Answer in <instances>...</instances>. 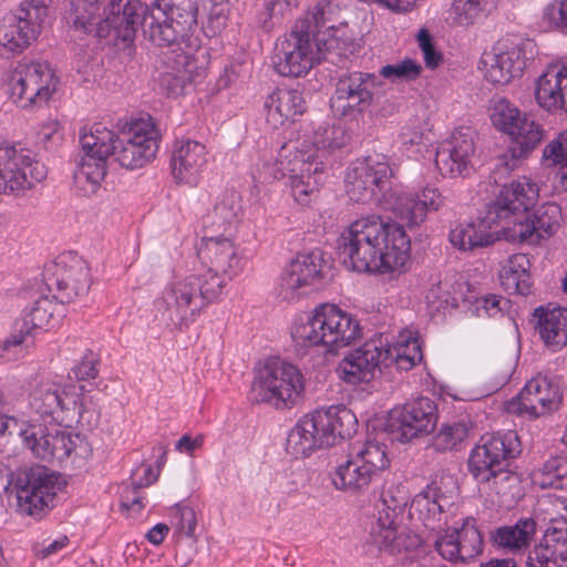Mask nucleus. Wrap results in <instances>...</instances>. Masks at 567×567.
Returning <instances> with one entry per match:
<instances>
[{"mask_svg":"<svg viewBox=\"0 0 567 567\" xmlns=\"http://www.w3.org/2000/svg\"><path fill=\"white\" fill-rule=\"evenodd\" d=\"M200 267L166 286L161 302L175 324L193 320L216 301L241 269V257L233 240L224 236L204 237L197 249Z\"/></svg>","mask_w":567,"mask_h":567,"instance_id":"obj_1","label":"nucleus"},{"mask_svg":"<svg viewBox=\"0 0 567 567\" xmlns=\"http://www.w3.org/2000/svg\"><path fill=\"white\" fill-rule=\"evenodd\" d=\"M198 0H155L145 38L166 48L158 56L157 83L168 95H181L205 72L198 58L185 52L181 43L197 24Z\"/></svg>","mask_w":567,"mask_h":567,"instance_id":"obj_2","label":"nucleus"},{"mask_svg":"<svg viewBox=\"0 0 567 567\" xmlns=\"http://www.w3.org/2000/svg\"><path fill=\"white\" fill-rule=\"evenodd\" d=\"M338 256L358 272H392L405 267L411 243L404 227L369 215L352 221L338 239Z\"/></svg>","mask_w":567,"mask_h":567,"instance_id":"obj_3","label":"nucleus"},{"mask_svg":"<svg viewBox=\"0 0 567 567\" xmlns=\"http://www.w3.org/2000/svg\"><path fill=\"white\" fill-rule=\"evenodd\" d=\"M538 195V186L527 177L504 185L496 199L487 205L485 223L501 225L496 233L507 241L537 243L550 236L558 226L560 209L547 203L529 214Z\"/></svg>","mask_w":567,"mask_h":567,"instance_id":"obj_4","label":"nucleus"},{"mask_svg":"<svg viewBox=\"0 0 567 567\" xmlns=\"http://www.w3.org/2000/svg\"><path fill=\"white\" fill-rule=\"evenodd\" d=\"M520 453L515 432L485 435L468 458V471L488 494H496L502 503H512L520 496L519 476L508 468L509 461Z\"/></svg>","mask_w":567,"mask_h":567,"instance_id":"obj_5","label":"nucleus"},{"mask_svg":"<svg viewBox=\"0 0 567 567\" xmlns=\"http://www.w3.org/2000/svg\"><path fill=\"white\" fill-rule=\"evenodd\" d=\"M30 408L48 423L64 427L81 424L93 429L100 422V410L92 398L73 386L62 388L51 380L38 381L29 394Z\"/></svg>","mask_w":567,"mask_h":567,"instance_id":"obj_6","label":"nucleus"},{"mask_svg":"<svg viewBox=\"0 0 567 567\" xmlns=\"http://www.w3.org/2000/svg\"><path fill=\"white\" fill-rule=\"evenodd\" d=\"M361 337L359 321L336 305L322 303L303 318L296 319L291 338L301 347H323L328 352L350 346Z\"/></svg>","mask_w":567,"mask_h":567,"instance_id":"obj_7","label":"nucleus"},{"mask_svg":"<svg viewBox=\"0 0 567 567\" xmlns=\"http://www.w3.org/2000/svg\"><path fill=\"white\" fill-rule=\"evenodd\" d=\"M333 128H324L326 137L316 136L315 151L298 150L295 144H286L281 147L275 167V178H288L291 194L296 202L308 205L319 192L322 183L324 166L317 161V152L323 148H333L338 145L330 138Z\"/></svg>","mask_w":567,"mask_h":567,"instance_id":"obj_8","label":"nucleus"},{"mask_svg":"<svg viewBox=\"0 0 567 567\" xmlns=\"http://www.w3.org/2000/svg\"><path fill=\"white\" fill-rule=\"evenodd\" d=\"M330 45L323 38H313L308 20H298L289 33L280 37L271 58L276 72L282 76L306 75L321 60H330Z\"/></svg>","mask_w":567,"mask_h":567,"instance_id":"obj_9","label":"nucleus"},{"mask_svg":"<svg viewBox=\"0 0 567 567\" xmlns=\"http://www.w3.org/2000/svg\"><path fill=\"white\" fill-rule=\"evenodd\" d=\"M305 393V378L293 364L272 360L257 370L251 383V399L276 409L297 405Z\"/></svg>","mask_w":567,"mask_h":567,"instance_id":"obj_10","label":"nucleus"},{"mask_svg":"<svg viewBox=\"0 0 567 567\" xmlns=\"http://www.w3.org/2000/svg\"><path fill=\"white\" fill-rule=\"evenodd\" d=\"M115 133L100 123L90 132L80 133L82 155L73 175L74 185L83 196L96 193L106 175V162L112 154Z\"/></svg>","mask_w":567,"mask_h":567,"instance_id":"obj_11","label":"nucleus"},{"mask_svg":"<svg viewBox=\"0 0 567 567\" xmlns=\"http://www.w3.org/2000/svg\"><path fill=\"white\" fill-rule=\"evenodd\" d=\"M536 54L537 45L533 40L503 38L482 56L485 79L493 84H508L523 75Z\"/></svg>","mask_w":567,"mask_h":567,"instance_id":"obj_12","label":"nucleus"},{"mask_svg":"<svg viewBox=\"0 0 567 567\" xmlns=\"http://www.w3.org/2000/svg\"><path fill=\"white\" fill-rule=\"evenodd\" d=\"M548 526L542 540L527 554V567H567V498L549 496L543 501Z\"/></svg>","mask_w":567,"mask_h":567,"instance_id":"obj_13","label":"nucleus"},{"mask_svg":"<svg viewBox=\"0 0 567 567\" xmlns=\"http://www.w3.org/2000/svg\"><path fill=\"white\" fill-rule=\"evenodd\" d=\"M409 502L404 488H389L382 493L383 508L379 511V517L372 525L369 540L380 551L391 555L411 550L420 545V538L405 532H398L396 518L402 514Z\"/></svg>","mask_w":567,"mask_h":567,"instance_id":"obj_14","label":"nucleus"},{"mask_svg":"<svg viewBox=\"0 0 567 567\" xmlns=\"http://www.w3.org/2000/svg\"><path fill=\"white\" fill-rule=\"evenodd\" d=\"M58 478L59 475L42 465L20 468L13 473L10 484L17 494L19 512L37 519L42 518L53 505Z\"/></svg>","mask_w":567,"mask_h":567,"instance_id":"obj_15","label":"nucleus"},{"mask_svg":"<svg viewBox=\"0 0 567 567\" xmlns=\"http://www.w3.org/2000/svg\"><path fill=\"white\" fill-rule=\"evenodd\" d=\"M383 83L373 73L346 72L340 74L330 99L333 112L342 117L357 118L383 95Z\"/></svg>","mask_w":567,"mask_h":567,"instance_id":"obj_16","label":"nucleus"},{"mask_svg":"<svg viewBox=\"0 0 567 567\" xmlns=\"http://www.w3.org/2000/svg\"><path fill=\"white\" fill-rule=\"evenodd\" d=\"M35 154L16 145H0V194L21 196L47 177Z\"/></svg>","mask_w":567,"mask_h":567,"instance_id":"obj_17","label":"nucleus"},{"mask_svg":"<svg viewBox=\"0 0 567 567\" xmlns=\"http://www.w3.org/2000/svg\"><path fill=\"white\" fill-rule=\"evenodd\" d=\"M11 99L21 107L42 105L59 85V78L47 62L21 61L9 76Z\"/></svg>","mask_w":567,"mask_h":567,"instance_id":"obj_18","label":"nucleus"},{"mask_svg":"<svg viewBox=\"0 0 567 567\" xmlns=\"http://www.w3.org/2000/svg\"><path fill=\"white\" fill-rule=\"evenodd\" d=\"M436 422L435 403L430 398L421 396L393 409L389 413L385 432L392 441L408 443L432 433Z\"/></svg>","mask_w":567,"mask_h":567,"instance_id":"obj_19","label":"nucleus"},{"mask_svg":"<svg viewBox=\"0 0 567 567\" xmlns=\"http://www.w3.org/2000/svg\"><path fill=\"white\" fill-rule=\"evenodd\" d=\"M159 133L146 121L132 122L127 130L115 135L112 156L127 169L143 167L150 163L158 150Z\"/></svg>","mask_w":567,"mask_h":567,"instance_id":"obj_20","label":"nucleus"},{"mask_svg":"<svg viewBox=\"0 0 567 567\" xmlns=\"http://www.w3.org/2000/svg\"><path fill=\"white\" fill-rule=\"evenodd\" d=\"M151 11L152 9L140 0H107L102 14L97 12V25L93 32L99 38H103L113 30L123 41H132L138 27H142L145 35V29L150 25Z\"/></svg>","mask_w":567,"mask_h":567,"instance_id":"obj_21","label":"nucleus"},{"mask_svg":"<svg viewBox=\"0 0 567 567\" xmlns=\"http://www.w3.org/2000/svg\"><path fill=\"white\" fill-rule=\"evenodd\" d=\"M50 290L55 288L54 299L59 303H70L89 292L91 280L86 262L75 252L60 255L45 270Z\"/></svg>","mask_w":567,"mask_h":567,"instance_id":"obj_22","label":"nucleus"},{"mask_svg":"<svg viewBox=\"0 0 567 567\" xmlns=\"http://www.w3.org/2000/svg\"><path fill=\"white\" fill-rule=\"evenodd\" d=\"M391 175L392 169L386 162L371 156L355 161L346 175L347 194L357 203L379 200V194L389 185Z\"/></svg>","mask_w":567,"mask_h":567,"instance_id":"obj_23","label":"nucleus"},{"mask_svg":"<svg viewBox=\"0 0 567 567\" xmlns=\"http://www.w3.org/2000/svg\"><path fill=\"white\" fill-rule=\"evenodd\" d=\"M563 393L555 377L537 375L530 379L517 396L507 402L511 413L539 417L559 408Z\"/></svg>","mask_w":567,"mask_h":567,"instance_id":"obj_24","label":"nucleus"},{"mask_svg":"<svg viewBox=\"0 0 567 567\" xmlns=\"http://www.w3.org/2000/svg\"><path fill=\"white\" fill-rule=\"evenodd\" d=\"M323 252L315 249L297 255L284 269L280 277V295L292 300L305 293L308 287L315 286L324 276Z\"/></svg>","mask_w":567,"mask_h":567,"instance_id":"obj_25","label":"nucleus"},{"mask_svg":"<svg viewBox=\"0 0 567 567\" xmlns=\"http://www.w3.org/2000/svg\"><path fill=\"white\" fill-rule=\"evenodd\" d=\"M474 137L473 128L462 126L441 144L435 154V165L443 176L456 177L468 174L475 153Z\"/></svg>","mask_w":567,"mask_h":567,"instance_id":"obj_26","label":"nucleus"},{"mask_svg":"<svg viewBox=\"0 0 567 567\" xmlns=\"http://www.w3.org/2000/svg\"><path fill=\"white\" fill-rule=\"evenodd\" d=\"M384 354V347L380 339L364 342L339 363L338 371L341 379L350 384L370 382L382 367H390Z\"/></svg>","mask_w":567,"mask_h":567,"instance_id":"obj_27","label":"nucleus"},{"mask_svg":"<svg viewBox=\"0 0 567 567\" xmlns=\"http://www.w3.org/2000/svg\"><path fill=\"white\" fill-rule=\"evenodd\" d=\"M439 554L450 561L466 563L483 550V538L473 517L464 519L461 527L447 530L435 540Z\"/></svg>","mask_w":567,"mask_h":567,"instance_id":"obj_28","label":"nucleus"},{"mask_svg":"<svg viewBox=\"0 0 567 567\" xmlns=\"http://www.w3.org/2000/svg\"><path fill=\"white\" fill-rule=\"evenodd\" d=\"M447 204V197L439 188L425 186L415 196L408 194L395 196L391 209L398 219L412 228L421 225L429 212H437Z\"/></svg>","mask_w":567,"mask_h":567,"instance_id":"obj_29","label":"nucleus"},{"mask_svg":"<svg viewBox=\"0 0 567 567\" xmlns=\"http://www.w3.org/2000/svg\"><path fill=\"white\" fill-rule=\"evenodd\" d=\"M208 162L206 146L197 141L177 142L171 156L173 178L177 184L194 187Z\"/></svg>","mask_w":567,"mask_h":567,"instance_id":"obj_30","label":"nucleus"},{"mask_svg":"<svg viewBox=\"0 0 567 567\" xmlns=\"http://www.w3.org/2000/svg\"><path fill=\"white\" fill-rule=\"evenodd\" d=\"M512 146L505 154L497 158L496 174H505L517 167L518 161L532 153L543 141L544 130L529 116L524 117L517 127L511 133Z\"/></svg>","mask_w":567,"mask_h":567,"instance_id":"obj_31","label":"nucleus"},{"mask_svg":"<svg viewBox=\"0 0 567 567\" xmlns=\"http://www.w3.org/2000/svg\"><path fill=\"white\" fill-rule=\"evenodd\" d=\"M54 300L53 297L44 296L35 300L32 307L25 309L23 317L17 322V331L2 342L0 349L7 351L11 347L20 346L27 336L47 329L51 322L56 321L55 317H61L62 311Z\"/></svg>","mask_w":567,"mask_h":567,"instance_id":"obj_32","label":"nucleus"},{"mask_svg":"<svg viewBox=\"0 0 567 567\" xmlns=\"http://www.w3.org/2000/svg\"><path fill=\"white\" fill-rule=\"evenodd\" d=\"M324 420L319 419L317 411L302 416L290 430L287 437V451L295 456L307 457L312 452L329 447V435L322 433Z\"/></svg>","mask_w":567,"mask_h":567,"instance_id":"obj_33","label":"nucleus"},{"mask_svg":"<svg viewBox=\"0 0 567 567\" xmlns=\"http://www.w3.org/2000/svg\"><path fill=\"white\" fill-rule=\"evenodd\" d=\"M538 105L549 112H567V64H554L538 78L535 89Z\"/></svg>","mask_w":567,"mask_h":567,"instance_id":"obj_34","label":"nucleus"},{"mask_svg":"<svg viewBox=\"0 0 567 567\" xmlns=\"http://www.w3.org/2000/svg\"><path fill=\"white\" fill-rule=\"evenodd\" d=\"M266 120L274 128L295 122L306 111V101L298 90L277 89L265 101Z\"/></svg>","mask_w":567,"mask_h":567,"instance_id":"obj_35","label":"nucleus"},{"mask_svg":"<svg viewBox=\"0 0 567 567\" xmlns=\"http://www.w3.org/2000/svg\"><path fill=\"white\" fill-rule=\"evenodd\" d=\"M536 330L545 347L558 352L567 346V308L539 307L535 309Z\"/></svg>","mask_w":567,"mask_h":567,"instance_id":"obj_36","label":"nucleus"},{"mask_svg":"<svg viewBox=\"0 0 567 567\" xmlns=\"http://www.w3.org/2000/svg\"><path fill=\"white\" fill-rule=\"evenodd\" d=\"M442 481L432 482L421 493L416 494L411 502V511L423 519L426 526L434 528V523L440 522L443 512L449 509L453 501V489L449 494L442 489Z\"/></svg>","mask_w":567,"mask_h":567,"instance_id":"obj_37","label":"nucleus"},{"mask_svg":"<svg viewBox=\"0 0 567 567\" xmlns=\"http://www.w3.org/2000/svg\"><path fill=\"white\" fill-rule=\"evenodd\" d=\"M486 214L478 224H458L451 229L449 239L453 247L460 250H473L486 247L495 241L494 234L501 229V225L485 223Z\"/></svg>","mask_w":567,"mask_h":567,"instance_id":"obj_38","label":"nucleus"},{"mask_svg":"<svg viewBox=\"0 0 567 567\" xmlns=\"http://www.w3.org/2000/svg\"><path fill=\"white\" fill-rule=\"evenodd\" d=\"M40 32L34 23L14 12L6 16L0 23V44L11 52H21Z\"/></svg>","mask_w":567,"mask_h":567,"instance_id":"obj_39","label":"nucleus"},{"mask_svg":"<svg viewBox=\"0 0 567 567\" xmlns=\"http://www.w3.org/2000/svg\"><path fill=\"white\" fill-rule=\"evenodd\" d=\"M536 532V522L530 518H520L514 525L496 528L491 540L499 549L517 553L526 549Z\"/></svg>","mask_w":567,"mask_h":567,"instance_id":"obj_40","label":"nucleus"},{"mask_svg":"<svg viewBox=\"0 0 567 567\" xmlns=\"http://www.w3.org/2000/svg\"><path fill=\"white\" fill-rule=\"evenodd\" d=\"M319 419H323L322 433L329 435V446L338 440L350 437L357 431L358 421L354 413L343 405H331L327 410H317Z\"/></svg>","mask_w":567,"mask_h":567,"instance_id":"obj_41","label":"nucleus"},{"mask_svg":"<svg viewBox=\"0 0 567 567\" xmlns=\"http://www.w3.org/2000/svg\"><path fill=\"white\" fill-rule=\"evenodd\" d=\"M530 260L525 254L511 256L499 270L502 287L509 293L527 296L530 292Z\"/></svg>","mask_w":567,"mask_h":567,"instance_id":"obj_42","label":"nucleus"},{"mask_svg":"<svg viewBox=\"0 0 567 567\" xmlns=\"http://www.w3.org/2000/svg\"><path fill=\"white\" fill-rule=\"evenodd\" d=\"M330 475L336 488L351 492L367 488L375 477L355 456L337 466Z\"/></svg>","mask_w":567,"mask_h":567,"instance_id":"obj_43","label":"nucleus"},{"mask_svg":"<svg viewBox=\"0 0 567 567\" xmlns=\"http://www.w3.org/2000/svg\"><path fill=\"white\" fill-rule=\"evenodd\" d=\"M59 425L58 423L42 424L30 422L24 427L20 429L19 435L23 444L35 457L49 462L51 442L55 440Z\"/></svg>","mask_w":567,"mask_h":567,"instance_id":"obj_44","label":"nucleus"},{"mask_svg":"<svg viewBox=\"0 0 567 567\" xmlns=\"http://www.w3.org/2000/svg\"><path fill=\"white\" fill-rule=\"evenodd\" d=\"M343 0H319L301 20H308L313 38H320L321 29L332 30L341 24L343 17Z\"/></svg>","mask_w":567,"mask_h":567,"instance_id":"obj_45","label":"nucleus"},{"mask_svg":"<svg viewBox=\"0 0 567 567\" xmlns=\"http://www.w3.org/2000/svg\"><path fill=\"white\" fill-rule=\"evenodd\" d=\"M91 447L87 441L80 434H73L65 430H56L55 440L51 442L49 461L62 462L66 458L86 460L91 455Z\"/></svg>","mask_w":567,"mask_h":567,"instance_id":"obj_46","label":"nucleus"},{"mask_svg":"<svg viewBox=\"0 0 567 567\" xmlns=\"http://www.w3.org/2000/svg\"><path fill=\"white\" fill-rule=\"evenodd\" d=\"M384 358L396 369L409 371L423 359L421 343L416 337L400 336V340L392 347L384 348Z\"/></svg>","mask_w":567,"mask_h":567,"instance_id":"obj_47","label":"nucleus"},{"mask_svg":"<svg viewBox=\"0 0 567 567\" xmlns=\"http://www.w3.org/2000/svg\"><path fill=\"white\" fill-rule=\"evenodd\" d=\"M101 0H71L70 10L65 19L68 24L76 31L89 34L97 25V12Z\"/></svg>","mask_w":567,"mask_h":567,"instance_id":"obj_48","label":"nucleus"},{"mask_svg":"<svg viewBox=\"0 0 567 567\" xmlns=\"http://www.w3.org/2000/svg\"><path fill=\"white\" fill-rule=\"evenodd\" d=\"M237 221V206L234 194L223 195L214 205V208L206 216L205 225L213 231H227Z\"/></svg>","mask_w":567,"mask_h":567,"instance_id":"obj_49","label":"nucleus"},{"mask_svg":"<svg viewBox=\"0 0 567 567\" xmlns=\"http://www.w3.org/2000/svg\"><path fill=\"white\" fill-rule=\"evenodd\" d=\"M470 430L467 421L443 424L433 437V447L439 452L455 450L468 436Z\"/></svg>","mask_w":567,"mask_h":567,"instance_id":"obj_50","label":"nucleus"},{"mask_svg":"<svg viewBox=\"0 0 567 567\" xmlns=\"http://www.w3.org/2000/svg\"><path fill=\"white\" fill-rule=\"evenodd\" d=\"M354 456L371 470L374 476H378L390 465L385 445L377 441H367L364 446Z\"/></svg>","mask_w":567,"mask_h":567,"instance_id":"obj_51","label":"nucleus"},{"mask_svg":"<svg viewBox=\"0 0 567 567\" xmlns=\"http://www.w3.org/2000/svg\"><path fill=\"white\" fill-rule=\"evenodd\" d=\"M542 486L567 488V454L546 461L540 470Z\"/></svg>","mask_w":567,"mask_h":567,"instance_id":"obj_52","label":"nucleus"},{"mask_svg":"<svg viewBox=\"0 0 567 567\" xmlns=\"http://www.w3.org/2000/svg\"><path fill=\"white\" fill-rule=\"evenodd\" d=\"M157 477L158 474L154 473L152 466H146L144 468V476L138 481H133L132 486L124 489L122 506L127 509L140 511L143 507L142 497L138 494L140 489L156 482Z\"/></svg>","mask_w":567,"mask_h":567,"instance_id":"obj_53","label":"nucleus"},{"mask_svg":"<svg viewBox=\"0 0 567 567\" xmlns=\"http://www.w3.org/2000/svg\"><path fill=\"white\" fill-rule=\"evenodd\" d=\"M451 12L454 14V21L460 25L473 24L481 17L491 13L483 10L475 0H454Z\"/></svg>","mask_w":567,"mask_h":567,"instance_id":"obj_54","label":"nucleus"},{"mask_svg":"<svg viewBox=\"0 0 567 567\" xmlns=\"http://www.w3.org/2000/svg\"><path fill=\"white\" fill-rule=\"evenodd\" d=\"M52 0H24L16 10L22 18L28 19L29 22L34 23L35 27L42 30L47 19L49 18V9Z\"/></svg>","mask_w":567,"mask_h":567,"instance_id":"obj_55","label":"nucleus"},{"mask_svg":"<svg viewBox=\"0 0 567 567\" xmlns=\"http://www.w3.org/2000/svg\"><path fill=\"white\" fill-rule=\"evenodd\" d=\"M421 65L411 59L381 68L380 75L392 80H414L421 73Z\"/></svg>","mask_w":567,"mask_h":567,"instance_id":"obj_56","label":"nucleus"},{"mask_svg":"<svg viewBox=\"0 0 567 567\" xmlns=\"http://www.w3.org/2000/svg\"><path fill=\"white\" fill-rule=\"evenodd\" d=\"M402 145L409 153V156L417 157L429 144V138L416 126H405L400 134Z\"/></svg>","mask_w":567,"mask_h":567,"instance_id":"obj_57","label":"nucleus"},{"mask_svg":"<svg viewBox=\"0 0 567 567\" xmlns=\"http://www.w3.org/2000/svg\"><path fill=\"white\" fill-rule=\"evenodd\" d=\"M489 111L491 121L498 131L506 127L511 116H518V109L505 97L494 100Z\"/></svg>","mask_w":567,"mask_h":567,"instance_id":"obj_58","label":"nucleus"},{"mask_svg":"<svg viewBox=\"0 0 567 567\" xmlns=\"http://www.w3.org/2000/svg\"><path fill=\"white\" fill-rule=\"evenodd\" d=\"M450 285L446 281H440L433 285L427 293L426 300L433 305L436 310L446 309L447 307H457V299L452 296Z\"/></svg>","mask_w":567,"mask_h":567,"instance_id":"obj_59","label":"nucleus"},{"mask_svg":"<svg viewBox=\"0 0 567 567\" xmlns=\"http://www.w3.org/2000/svg\"><path fill=\"white\" fill-rule=\"evenodd\" d=\"M173 511L177 532L189 538L194 537L197 524L195 511L187 505L181 504H177Z\"/></svg>","mask_w":567,"mask_h":567,"instance_id":"obj_60","label":"nucleus"},{"mask_svg":"<svg viewBox=\"0 0 567 567\" xmlns=\"http://www.w3.org/2000/svg\"><path fill=\"white\" fill-rule=\"evenodd\" d=\"M228 4L226 0H209L208 28L214 33L220 32L227 22Z\"/></svg>","mask_w":567,"mask_h":567,"instance_id":"obj_61","label":"nucleus"},{"mask_svg":"<svg viewBox=\"0 0 567 567\" xmlns=\"http://www.w3.org/2000/svg\"><path fill=\"white\" fill-rule=\"evenodd\" d=\"M417 41L424 55L425 65L431 69L436 68L440 64L442 56L436 52L432 42V37L426 29L420 30Z\"/></svg>","mask_w":567,"mask_h":567,"instance_id":"obj_62","label":"nucleus"},{"mask_svg":"<svg viewBox=\"0 0 567 567\" xmlns=\"http://www.w3.org/2000/svg\"><path fill=\"white\" fill-rule=\"evenodd\" d=\"M97 359L93 353L83 357L80 363L71 370L74 378L80 381L95 379L99 374Z\"/></svg>","mask_w":567,"mask_h":567,"instance_id":"obj_63","label":"nucleus"},{"mask_svg":"<svg viewBox=\"0 0 567 567\" xmlns=\"http://www.w3.org/2000/svg\"><path fill=\"white\" fill-rule=\"evenodd\" d=\"M69 537L64 535L50 543H48L47 540L42 543H35L32 546V550L39 559H45L64 549L69 545Z\"/></svg>","mask_w":567,"mask_h":567,"instance_id":"obj_64","label":"nucleus"}]
</instances>
